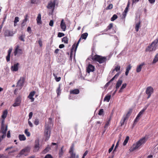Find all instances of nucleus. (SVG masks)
Instances as JSON below:
<instances>
[{
    "mask_svg": "<svg viewBox=\"0 0 158 158\" xmlns=\"http://www.w3.org/2000/svg\"><path fill=\"white\" fill-rule=\"evenodd\" d=\"M44 158H53L50 154H47L44 157Z\"/></svg>",
    "mask_w": 158,
    "mask_h": 158,
    "instance_id": "nucleus-56",
    "label": "nucleus"
},
{
    "mask_svg": "<svg viewBox=\"0 0 158 158\" xmlns=\"http://www.w3.org/2000/svg\"><path fill=\"white\" fill-rule=\"evenodd\" d=\"M2 134L3 135H2L1 137H1V139H2V140L6 136V133H5V134L4 133Z\"/></svg>",
    "mask_w": 158,
    "mask_h": 158,
    "instance_id": "nucleus-64",
    "label": "nucleus"
},
{
    "mask_svg": "<svg viewBox=\"0 0 158 158\" xmlns=\"http://www.w3.org/2000/svg\"><path fill=\"white\" fill-rule=\"evenodd\" d=\"M111 95H108L106 96L104 98V101H106V102H108L110 98Z\"/></svg>",
    "mask_w": 158,
    "mask_h": 158,
    "instance_id": "nucleus-29",
    "label": "nucleus"
},
{
    "mask_svg": "<svg viewBox=\"0 0 158 158\" xmlns=\"http://www.w3.org/2000/svg\"><path fill=\"white\" fill-rule=\"evenodd\" d=\"M79 93V90L78 89H75L73 90H71L70 91V93L71 94H77Z\"/></svg>",
    "mask_w": 158,
    "mask_h": 158,
    "instance_id": "nucleus-23",
    "label": "nucleus"
},
{
    "mask_svg": "<svg viewBox=\"0 0 158 158\" xmlns=\"http://www.w3.org/2000/svg\"><path fill=\"white\" fill-rule=\"evenodd\" d=\"M28 124L29 125V126L31 127H33V124H32V123H31V122L29 120H28Z\"/></svg>",
    "mask_w": 158,
    "mask_h": 158,
    "instance_id": "nucleus-63",
    "label": "nucleus"
},
{
    "mask_svg": "<svg viewBox=\"0 0 158 158\" xmlns=\"http://www.w3.org/2000/svg\"><path fill=\"white\" fill-rule=\"evenodd\" d=\"M49 147H47L46 148H45L43 152V154L46 153L48 152L49 151Z\"/></svg>",
    "mask_w": 158,
    "mask_h": 158,
    "instance_id": "nucleus-44",
    "label": "nucleus"
},
{
    "mask_svg": "<svg viewBox=\"0 0 158 158\" xmlns=\"http://www.w3.org/2000/svg\"><path fill=\"white\" fill-rule=\"evenodd\" d=\"M38 43L39 44L40 46V47H41L42 46V42L41 40H39L38 41Z\"/></svg>",
    "mask_w": 158,
    "mask_h": 158,
    "instance_id": "nucleus-59",
    "label": "nucleus"
},
{
    "mask_svg": "<svg viewBox=\"0 0 158 158\" xmlns=\"http://www.w3.org/2000/svg\"><path fill=\"white\" fill-rule=\"evenodd\" d=\"M30 149V148L28 147L25 148L20 151L18 156H20L21 155H24L25 156H27Z\"/></svg>",
    "mask_w": 158,
    "mask_h": 158,
    "instance_id": "nucleus-5",
    "label": "nucleus"
},
{
    "mask_svg": "<svg viewBox=\"0 0 158 158\" xmlns=\"http://www.w3.org/2000/svg\"><path fill=\"white\" fill-rule=\"evenodd\" d=\"M19 46H17V47L15 49V52H14V55L15 56H16V55L18 53H19V54H21L22 53V50L20 49H19Z\"/></svg>",
    "mask_w": 158,
    "mask_h": 158,
    "instance_id": "nucleus-18",
    "label": "nucleus"
},
{
    "mask_svg": "<svg viewBox=\"0 0 158 158\" xmlns=\"http://www.w3.org/2000/svg\"><path fill=\"white\" fill-rule=\"evenodd\" d=\"M153 88L151 86H149L147 88L146 93L148 95L147 98H149L151 94L153 93Z\"/></svg>",
    "mask_w": 158,
    "mask_h": 158,
    "instance_id": "nucleus-7",
    "label": "nucleus"
},
{
    "mask_svg": "<svg viewBox=\"0 0 158 158\" xmlns=\"http://www.w3.org/2000/svg\"><path fill=\"white\" fill-rule=\"evenodd\" d=\"M53 75L56 81L59 82L60 81V79H61L60 77H57L56 76V75L54 73H53Z\"/></svg>",
    "mask_w": 158,
    "mask_h": 158,
    "instance_id": "nucleus-31",
    "label": "nucleus"
},
{
    "mask_svg": "<svg viewBox=\"0 0 158 158\" xmlns=\"http://www.w3.org/2000/svg\"><path fill=\"white\" fill-rule=\"evenodd\" d=\"M123 82L122 80L119 79L117 81L116 85V89H117L121 85Z\"/></svg>",
    "mask_w": 158,
    "mask_h": 158,
    "instance_id": "nucleus-20",
    "label": "nucleus"
},
{
    "mask_svg": "<svg viewBox=\"0 0 158 158\" xmlns=\"http://www.w3.org/2000/svg\"><path fill=\"white\" fill-rule=\"evenodd\" d=\"M62 41L64 42V43L65 44H67L68 43V38L67 37H64L62 39Z\"/></svg>",
    "mask_w": 158,
    "mask_h": 158,
    "instance_id": "nucleus-35",
    "label": "nucleus"
},
{
    "mask_svg": "<svg viewBox=\"0 0 158 158\" xmlns=\"http://www.w3.org/2000/svg\"><path fill=\"white\" fill-rule=\"evenodd\" d=\"M129 139V137L128 136H127L126 137V138L124 141L123 145V146H125L126 145L127 143L128 140Z\"/></svg>",
    "mask_w": 158,
    "mask_h": 158,
    "instance_id": "nucleus-33",
    "label": "nucleus"
},
{
    "mask_svg": "<svg viewBox=\"0 0 158 158\" xmlns=\"http://www.w3.org/2000/svg\"><path fill=\"white\" fill-rule=\"evenodd\" d=\"M12 50L11 49H9L8 51V55L6 56V60L7 62H8L10 60V57Z\"/></svg>",
    "mask_w": 158,
    "mask_h": 158,
    "instance_id": "nucleus-21",
    "label": "nucleus"
},
{
    "mask_svg": "<svg viewBox=\"0 0 158 158\" xmlns=\"http://www.w3.org/2000/svg\"><path fill=\"white\" fill-rule=\"evenodd\" d=\"M118 18L117 15L116 14H114L113 15V16L111 18V20L112 21H114Z\"/></svg>",
    "mask_w": 158,
    "mask_h": 158,
    "instance_id": "nucleus-37",
    "label": "nucleus"
},
{
    "mask_svg": "<svg viewBox=\"0 0 158 158\" xmlns=\"http://www.w3.org/2000/svg\"><path fill=\"white\" fill-rule=\"evenodd\" d=\"M19 17H16L15 18V20L14 21V23H15V24H16L17 23L19 22Z\"/></svg>",
    "mask_w": 158,
    "mask_h": 158,
    "instance_id": "nucleus-48",
    "label": "nucleus"
},
{
    "mask_svg": "<svg viewBox=\"0 0 158 158\" xmlns=\"http://www.w3.org/2000/svg\"><path fill=\"white\" fill-rule=\"evenodd\" d=\"M94 67L91 64H89L87 68V72L89 73L90 72H92L94 71Z\"/></svg>",
    "mask_w": 158,
    "mask_h": 158,
    "instance_id": "nucleus-11",
    "label": "nucleus"
},
{
    "mask_svg": "<svg viewBox=\"0 0 158 158\" xmlns=\"http://www.w3.org/2000/svg\"><path fill=\"white\" fill-rule=\"evenodd\" d=\"M25 37V35H21L19 38V40H20L23 41L24 42L25 40L24 39V38Z\"/></svg>",
    "mask_w": 158,
    "mask_h": 158,
    "instance_id": "nucleus-36",
    "label": "nucleus"
},
{
    "mask_svg": "<svg viewBox=\"0 0 158 158\" xmlns=\"http://www.w3.org/2000/svg\"><path fill=\"white\" fill-rule=\"evenodd\" d=\"M35 94V92L33 91L31 92L28 96V98L31 100V102H33L34 100V98L33 97Z\"/></svg>",
    "mask_w": 158,
    "mask_h": 158,
    "instance_id": "nucleus-15",
    "label": "nucleus"
},
{
    "mask_svg": "<svg viewBox=\"0 0 158 158\" xmlns=\"http://www.w3.org/2000/svg\"><path fill=\"white\" fill-rule=\"evenodd\" d=\"M32 115H33V113L32 112H30L29 113V118L28 120L31 119V118L32 116Z\"/></svg>",
    "mask_w": 158,
    "mask_h": 158,
    "instance_id": "nucleus-57",
    "label": "nucleus"
},
{
    "mask_svg": "<svg viewBox=\"0 0 158 158\" xmlns=\"http://www.w3.org/2000/svg\"><path fill=\"white\" fill-rule=\"evenodd\" d=\"M56 92L57 94V96H59L60 94L61 93V90L60 89V85L59 84V85L58 87L56 90Z\"/></svg>",
    "mask_w": 158,
    "mask_h": 158,
    "instance_id": "nucleus-26",
    "label": "nucleus"
},
{
    "mask_svg": "<svg viewBox=\"0 0 158 158\" xmlns=\"http://www.w3.org/2000/svg\"><path fill=\"white\" fill-rule=\"evenodd\" d=\"M88 35V34L87 33H83L81 35V38L85 40L86 39Z\"/></svg>",
    "mask_w": 158,
    "mask_h": 158,
    "instance_id": "nucleus-34",
    "label": "nucleus"
},
{
    "mask_svg": "<svg viewBox=\"0 0 158 158\" xmlns=\"http://www.w3.org/2000/svg\"><path fill=\"white\" fill-rule=\"evenodd\" d=\"M7 137L8 138H9L10 137V131H8L7 135Z\"/></svg>",
    "mask_w": 158,
    "mask_h": 158,
    "instance_id": "nucleus-62",
    "label": "nucleus"
},
{
    "mask_svg": "<svg viewBox=\"0 0 158 158\" xmlns=\"http://www.w3.org/2000/svg\"><path fill=\"white\" fill-rule=\"evenodd\" d=\"M51 124H52V125L53 124V122H52V118H49V119H48V124L49 125H50Z\"/></svg>",
    "mask_w": 158,
    "mask_h": 158,
    "instance_id": "nucleus-51",
    "label": "nucleus"
},
{
    "mask_svg": "<svg viewBox=\"0 0 158 158\" xmlns=\"http://www.w3.org/2000/svg\"><path fill=\"white\" fill-rule=\"evenodd\" d=\"M158 61V53L156 55L154 59L153 60L152 63L155 64Z\"/></svg>",
    "mask_w": 158,
    "mask_h": 158,
    "instance_id": "nucleus-30",
    "label": "nucleus"
},
{
    "mask_svg": "<svg viewBox=\"0 0 158 158\" xmlns=\"http://www.w3.org/2000/svg\"><path fill=\"white\" fill-rule=\"evenodd\" d=\"M39 143V141L38 139L35 140V149H37V150H38L40 148Z\"/></svg>",
    "mask_w": 158,
    "mask_h": 158,
    "instance_id": "nucleus-22",
    "label": "nucleus"
},
{
    "mask_svg": "<svg viewBox=\"0 0 158 158\" xmlns=\"http://www.w3.org/2000/svg\"><path fill=\"white\" fill-rule=\"evenodd\" d=\"M118 145H119V141H118L117 143H116V146L115 147V148H114V151H113V152H114L115 151V150L116 149V148L118 147Z\"/></svg>",
    "mask_w": 158,
    "mask_h": 158,
    "instance_id": "nucleus-61",
    "label": "nucleus"
},
{
    "mask_svg": "<svg viewBox=\"0 0 158 158\" xmlns=\"http://www.w3.org/2000/svg\"><path fill=\"white\" fill-rule=\"evenodd\" d=\"M132 112V110L130 109L127 112L125 117L124 118L120 121L121 126H122L124 124V123L126 120L130 116Z\"/></svg>",
    "mask_w": 158,
    "mask_h": 158,
    "instance_id": "nucleus-6",
    "label": "nucleus"
},
{
    "mask_svg": "<svg viewBox=\"0 0 158 158\" xmlns=\"http://www.w3.org/2000/svg\"><path fill=\"white\" fill-rule=\"evenodd\" d=\"M158 43V39H156L150 45H149L146 49V52H150L153 51H155L157 47V44Z\"/></svg>",
    "mask_w": 158,
    "mask_h": 158,
    "instance_id": "nucleus-3",
    "label": "nucleus"
},
{
    "mask_svg": "<svg viewBox=\"0 0 158 158\" xmlns=\"http://www.w3.org/2000/svg\"><path fill=\"white\" fill-rule=\"evenodd\" d=\"M24 133L28 137H29L30 136L31 134L28 131V130L26 129L25 130Z\"/></svg>",
    "mask_w": 158,
    "mask_h": 158,
    "instance_id": "nucleus-41",
    "label": "nucleus"
},
{
    "mask_svg": "<svg viewBox=\"0 0 158 158\" xmlns=\"http://www.w3.org/2000/svg\"><path fill=\"white\" fill-rule=\"evenodd\" d=\"M36 20L38 24L40 25L42 24V22L41 20V15L40 14H38Z\"/></svg>",
    "mask_w": 158,
    "mask_h": 158,
    "instance_id": "nucleus-19",
    "label": "nucleus"
},
{
    "mask_svg": "<svg viewBox=\"0 0 158 158\" xmlns=\"http://www.w3.org/2000/svg\"><path fill=\"white\" fill-rule=\"evenodd\" d=\"M63 148L64 146H62V147L61 148L59 152V157H61L64 153V152L63 150Z\"/></svg>",
    "mask_w": 158,
    "mask_h": 158,
    "instance_id": "nucleus-27",
    "label": "nucleus"
},
{
    "mask_svg": "<svg viewBox=\"0 0 158 158\" xmlns=\"http://www.w3.org/2000/svg\"><path fill=\"white\" fill-rule=\"evenodd\" d=\"M75 44H74L72 46V48L71 49V51L70 56L72 55V53H73L72 52H73V50H74V49L75 48Z\"/></svg>",
    "mask_w": 158,
    "mask_h": 158,
    "instance_id": "nucleus-52",
    "label": "nucleus"
},
{
    "mask_svg": "<svg viewBox=\"0 0 158 158\" xmlns=\"http://www.w3.org/2000/svg\"><path fill=\"white\" fill-rule=\"evenodd\" d=\"M19 138L20 141H24L26 139V138L24 135H19Z\"/></svg>",
    "mask_w": 158,
    "mask_h": 158,
    "instance_id": "nucleus-25",
    "label": "nucleus"
},
{
    "mask_svg": "<svg viewBox=\"0 0 158 158\" xmlns=\"http://www.w3.org/2000/svg\"><path fill=\"white\" fill-rule=\"evenodd\" d=\"M19 64L17 63L14 64L13 66H12L11 68V70L13 71H17L18 70V65Z\"/></svg>",
    "mask_w": 158,
    "mask_h": 158,
    "instance_id": "nucleus-13",
    "label": "nucleus"
},
{
    "mask_svg": "<svg viewBox=\"0 0 158 158\" xmlns=\"http://www.w3.org/2000/svg\"><path fill=\"white\" fill-rule=\"evenodd\" d=\"M71 154V156L69 158H74V157L76 156L75 153L73 152L70 153Z\"/></svg>",
    "mask_w": 158,
    "mask_h": 158,
    "instance_id": "nucleus-54",
    "label": "nucleus"
},
{
    "mask_svg": "<svg viewBox=\"0 0 158 158\" xmlns=\"http://www.w3.org/2000/svg\"><path fill=\"white\" fill-rule=\"evenodd\" d=\"M104 113V110L103 109H101L99 110L98 113V114L100 115H102Z\"/></svg>",
    "mask_w": 158,
    "mask_h": 158,
    "instance_id": "nucleus-49",
    "label": "nucleus"
},
{
    "mask_svg": "<svg viewBox=\"0 0 158 158\" xmlns=\"http://www.w3.org/2000/svg\"><path fill=\"white\" fill-rule=\"evenodd\" d=\"M113 8V5L112 4H110L106 8V10H109Z\"/></svg>",
    "mask_w": 158,
    "mask_h": 158,
    "instance_id": "nucleus-53",
    "label": "nucleus"
},
{
    "mask_svg": "<svg viewBox=\"0 0 158 158\" xmlns=\"http://www.w3.org/2000/svg\"><path fill=\"white\" fill-rule=\"evenodd\" d=\"M55 2L54 1L53 2H50L48 4L47 7L49 9H54L55 5Z\"/></svg>",
    "mask_w": 158,
    "mask_h": 158,
    "instance_id": "nucleus-14",
    "label": "nucleus"
},
{
    "mask_svg": "<svg viewBox=\"0 0 158 158\" xmlns=\"http://www.w3.org/2000/svg\"><path fill=\"white\" fill-rule=\"evenodd\" d=\"M21 99L20 97H17L15 100V102L13 104V106L16 107L19 106L21 103Z\"/></svg>",
    "mask_w": 158,
    "mask_h": 158,
    "instance_id": "nucleus-9",
    "label": "nucleus"
},
{
    "mask_svg": "<svg viewBox=\"0 0 158 158\" xmlns=\"http://www.w3.org/2000/svg\"><path fill=\"white\" fill-rule=\"evenodd\" d=\"M139 117H138V116H137L136 118H135L134 123L133 124V126H135L136 124V123L139 120Z\"/></svg>",
    "mask_w": 158,
    "mask_h": 158,
    "instance_id": "nucleus-47",
    "label": "nucleus"
},
{
    "mask_svg": "<svg viewBox=\"0 0 158 158\" xmlns=\"http://www.w3.org/2000/svg\"><path fill=\"white\" fill-rule=\"evenodd\" d=\"M7 113L8 112L6 110H4L3 112V114L2 116V117L4 119L6 118V117Z\"/></svg>",
    "mask_w": 158,
    "mask_h": 158,
    "instance_id": "nucleus-28",
    "label": "nucleus"
},
{
    "mask_svg": "<svg viewBox=\"0 0 158 158\" xmlns=\"http://www.w3.org/2000/svg\"><path fill=\"white\" fill-rule=\"evenodd\" d=\"M44 130V135L45 137V141L48 140L50 137L51 133L50 127L45 123Z\"/></svg>",
    "mask_w": 158,
    "mask_h": 158,
    "instance_id": "nucleus-4",
    "label": "nucleus"
},
{
    "mask_svg": "<svg viewBox=\"0 0 158 158\" xmlns=\"http://www.w3.org/2000/svg\"><path fill=\"white\" fill-rule=\"evenodd\" d=\"M127 85L126 83H124L122 85V86L120 88V89L119 91V92L121 93L123 91V90L125 88Z\"/></svg>",
    "mask_w": 158,
    "mask_h": 158,
    "instance_id": "nucleus-32",
    "label": "nucleus"
},
{
    "mask_svg": "<svg viewBox=\"0 0 158 158\" xmlns=\"http://www.w3.org/2000/svg\"><path fill=\"white\" fill-rule=\"evenodd\" d=\"M25 79L24 77H21L20 79L18 81L17 83L16 86L18 87H19L20 89L22 88L24 83Z\"/></svg>",
    "mask_w": 158,
    "mask_h": 158,
    "instance_id": "nucleus-8",
    "label": "nucleus"
},
{
    "mask_svg": "<svg viewBox=\"0 0 158 158\" xmlns=\"http://www.w3.org/2000/svg\"><path fill=\"white\" fill-rule=\"evenodd\" d=\"M38 0H31V3L32 4H36L37 3Z\"/></svg>",
    "mask_w": 158,
    "mask_h": 158,
    "instance_id": "nucleus-55",
    "label": "nucleus"
},
{
    "mask_svg": "<svg viewBox=\"0 0 158 158\" xmlns=\"http://www.w3.org/2000/svg\"><path fill=\"white\" fill-rule=\"evenodd\" d=\"M113 26V24L112 23H110L107 27V30H110Z\"/></svg>",
    "mask_w": 158,
    "mask_h": 158,
    "instance_id": "nucleus-42",
    "label": "nucleus"
},
{
    "mask_svg": "<svg viewBox=\"0 0 158 158\" xmlns=\"http://www.w3.org/2000/svg\"><path fill=\"white\" fill-rule=\"evenodd\" d=\"M147 140V138L146 137H144L140 139L135 144H134L129 149L131 152L133 151L136 150L141 145L144 143Z\"/></svg>",
    "mask_w": 158,
    "mask_h": 158,
    "instance_id": "nucleus-1",
    "label": "nucleus"
},
{
    "mask_svg": "<svg viewBox=\"0 0 158 158\" xmlns=\"http://www.w3.org/2000/svg\"><path fill=\"white\" fill-rule=\"evenodd\" d=\"M74 145L73 144H72V146L71 147V148L69 150V152L70 153H72L73 152V151L74 150Z\"/></svg>",
    "mask_w": 158,
    "mask_h": 158,
    "instance_id": "nucleus-45",
    "label": "nucleus"
},
{
    "mask_svg": "<svg viewBox=\"0 0 158 158\" xmlns=\"http://www.w3.org/2000/svg\"><path fill=\"white\" fill-rule=\"evenodd\" d=\"M34 124L35 125L37 126L39 124V120L38 118H36L34 121Z\"/></svg>",
    "mask_w": 158,
    "mask_h": 158,
    "instance_id": "nucleus-40",
    "label": "nucleus"
},
{
    "mask_svg": "<svg viewBox=\"0 0 158 158\" xmlns=\"http://www.w3.org/2000/svg\"><path fill=\"white\" fill-rule=\"evenodd\" d=\"M49 25L51 27H52L53 25V21L52 20H51L49 23Z\"/></svg>",
    "mask_w": 158,
    "mask_h": 158,
    "instance_id": "nucleus-60",
    "label": "nucleus"
},
{
    "mask_svg": "<svg viewBox=\"0 0 158 158\" xmlns=\"http://www.w3.org/2000/svg\"><path fill=\"white\" fill-rule=\"evenodd\" d=\"M7 130V126L6 125V126H2L1 127V129L0 131V133H6V132Z\"/></svg>",
    "mask_w": 158,
    "mask_h": 158,
    "instance_id": "nucleus-16",
    "label": "nucleus"
},
{
    "mask_svg": "<svg viewBox=\"0 0 158 158\" xmlns=\"http://www.w3.org/2000/svg\"><path fill=\"white\" fill-rule=\"evenodd\" d=\"M143 65L144 64L142 63L137 67L136 69V71L137 73H139L141 71L142 69V67Z\"/></svg>",
    "mask_w": 158,
    "mask_h": 158,
    "instance_id": "nucleus-24",
    "label": "nucleus"
},
{
    "mask_svg": "<svg viewBox=\"0 0 158 158\" xmlns=\"http://www.w3.org/2000/svg\"><path fill=\"white\" fill-rule=\"evenodd\" d=\"M60 26L61 29L63 30V31H65L66 27L65 23L64 22L63 19L61 21Z\"/></svg>",
    "mask_w": 158,
    "mask_h": 158,
    "instance_id": "nucleus-17",
    "label": "nucleus"
},
{
    "mask_svg": "<svg viewBox=\"0 0 158 158\" xmlns=\"http://www.w3.org/2000/svg\"><path fill=\"white\" fill-rule=\"evenodd\" d=\"M145 110V109H143L137 115L138 117H140V116L143 114V112Z\"/></svg>",
    "mask_w": 158,
    "mask_h": 158,
    "instance_id": "nucleus-38",
    "label": "nucleus"
},
{
    "mask_svg": "<svg viewBox=\"0 0 158 158\" xmlns=\"http://www.w3.org/2000/svg\"><path fill=\"white\" fill-rule=\"evenodd\" d=\"M120 67L119 66H118L115 67V69L113 70V72L114 71L118 72V71L120 70Z\"/></svg>",
    "mask_w": 158,
    "mask_h": 158,
    "instance_id": "nucleus-43",
    "label": "nucleus"
},
{
    "mask_svg": "<svg viewBox=\"0 0 158 158\" xmlns=\"http://www.w3.org/2000/svg\"><path fill=\"white\" fill-rule=\"evenodd\" d=\"M29 16L27 14L26 15L24 16V19L23 20V22L21 23V27H23L26 23L27 21L28 20Z\"/></svg>",
    "mask_w": 158,
    "mask_h": 158,
    "instance_id": "nucleus-10",
    "label": "nucleus"
},
{
    "mask_svg": "<svg viewBox=\"0 0 158 158\" xmlns=\"http://www.w3.org/2000/svg\"><path fill=\"white\" fill-rule=\"evenodd\" d=\"M130 5L129 2H128L127 3V5L125 8V9L124 11V13L126 14H127L128 12V9Z\"/></svg>",
    "mask_w": 158,
    "mask_h": 158,
    "instance_id": "nucleus-39",
    "label": "nucleus"
},
{
    "mask_svg": "<svg viewBox=\"0 0 158 158\" xmlns=\"http://www.w3.org/2000/svg\"><path fill=\"white\" fill-rule=\"evenodd\" d=\"M131 65H129L127 67L126 70H128V71H129L131 69Z\"/></svg>",
    "mask_w": 158,
    "mask_h": 158,
    "instance_id": "nucleus-58",
    "label": "nucleus"
},
{
    "mask_svg": "<svg viewBox=\"0 0 158 158\" xmlns=\"http://www.w3.org/2000/svg\"><path fill=\"white\" fill-rule=\"evenodd\" d=\"M93 60L98 62L100 64L106 63L107 60V57L97 55H95L92 58Z\"/></svg>",
    "mask_w": 158,
    "mask_h": 158,
    "instance_id": "nucleus-2",
    "label": "nucleus"
},
{
    "mask_svg": "<svg viewBox=\"0 0 158 158\" xmlns=\"http://www.w3.org/2000/svg\"><path fill=\"white\" fill-rule=\"evenodd\" d=\"M139 24H140L139 22V23H137L136 24L135 29L137 31H139Z\"/></svg>",
    "mask_w": 158,
    "mask_h": 158,
    "instance_id": "nucleus-46",
    "label": "nucleus"
},
{
    "mask_svg": "<svg viewBox=\"0 0 158 158\" xmlns=\"http://www.w3.org/2000/svg\"><path fill=\"white\" fill-rule=\"evenodd\" d=\"M64 35V34L62 32H59L58 34V36L59 37H61Z\"/></svg>",
    "mask_w": 158,
    "mask_h": 158,
    "instance_id": "nucleus-50",
    "label": "nucleus"
},
{
    "mask_svg": "<svg viewBox=\"0 0 158 158\" xmlns=\"http://www.w3.org/2000/svg\"><path fill=\"white\" fill-rule=\"evenodd\" d=\"M14 33L12 31L9 30H6L5 32V36H13Z\"/></svg>",
    "mask_w": 158,
    "mask_h": 158,
    "instance_id": "nucleus-12",
    "label": "nucleus"
}]
</instances>
